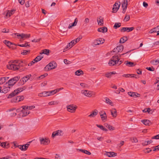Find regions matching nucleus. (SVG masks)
I'll list each match as a JSON object with an SVG mask.
<instances>
[{"mask_svg":"<svg viewBox=\"0 0 159 159\" xmlns=\"http://www.w3.org/2000/svg\"><path fill=\"white\" fill-rule=\"evenodd\" d=\"M22 107V109L20 114V116L23 117L29 114L30 113V110L34 108L35 107L34 106H25Z\"/></svg>","mask_w":159,"mask_h":159,"instance_id":"f257e3e1","label":"nucleus"},{"mask_svg":"<svg viewBox=\"0 0 159 159\" xmlns=\"http://www.w3.org/2000/svg\"><path fill=\"white\" fill-rule=\"evenodd\" d=\"M21 62L20 61H15L11 64H9L7 65V68L14 70H17L20 68V65Z\"/></svg>","mask_w":159,"mask_h":159,"instance_id":"f03ea898","label":"nucleus"},{"mask_svg":"<svg viewBox=\"0 0 159 159\" xmlns=\"http://www.w3.org/2000/svg\"><path fill=\"white\" fill-rule=\"evenodd\" d=\"M25 86L20 87L15 90L13 92L9 94L7 97L8 98H11L12 97L18 94L26 89Z\"/></svg>","mask_w":159,"mask_h":159,"instance_id":"7ed1b4c3","label":"nucleus"},{"mask_svg":"<svg viewBox=\"0 0 159 159\" xmlns=\"http://www.w3.org/2000/svg\"><path fill=\"white\" fill-rule=\"evenodd\" d=\"M119 62V58L117 56H114L110 60L108 64L110 66L117 65Z\"/></svg>","mask_w":159,"mask_h":159,"instance_id":"20e7f679","label":"nucleus"},{"mask_svg":"<svg viewBox=\"0 0 159 159\" xmlns=\"http://www.w3.org/2000/svg\"><path fill=\"white\" fill-rule=\"evenodd\" d=\"M57 66V64L56 62L54 61H52L50 62L45 67L44 70L46 71H48L55 69Z\"/></svg>","mask_w":159,"mask_h":159,"instance_id":"39448f33","label":"nucleus"},{"mask_svg":"<svg viewBox=\"0 0 159 159\" xmlns=\"http://www.w3.org/2000/svg\"><path fill=\"white\" fill-rule=\"evenodd\" d=\"M20 79L19 76H15L11 79L8 81L7 83L11 87H12Z\"/></svg>","mask_w":159,"mask_h":159,"instance_id":"423d86ee","label":"nucleus"},{"mask_svg":"<svg viewBox=\"0 0 159 159\" xmlns=\"http://www.w3.org/2000/svg\"><path fill=\"white\" fill-rule=\"evenodd\" d=\"M81 92L82 94L88 97H91L95 95V93L93 92L87 90H82Z\"/></svg>","mask_w":159,"mask_h":159,"instance_id":"0eeeda50","label":"nucleus"},{"mask_svg":"<svg viewBox=\"0 0 159 159\" xmlns=\"http://www.w3.org/2000/svg\"><path fill=\"white\" fill-rule=\"evenodd\" d=\"M77 108V106L74 104H70L66 106L67 111L72 113L75 112Z\"/></svg>","mask_w":159,"mask_h":159,"instance_id":"6e6552de","label":"nucleus"},{"mask_svg":"<svg viewBox=\"0 0 159 159\" xmlns=\"http://www.w3.org/2000/svg\"><path fill=\"white\" fill-rule=\"evenodd\" d=\"M31 77V75L30 74L26 75L25 77L22 78L19 81L18 83V85H23L26 82H27L29 79Z\"/></svg>","mask_w":159,"mask_h":159,"instance_id":"1a4fd4ad","label":"nucleus"},{"mask_svg":"<svg viewBox=\"0 0 159 159\" xmlns=\"http://www.w3.org/2000/svg\"><path fill=\"white\" fill-rule=\"evenodd\" d=\"M11 88V87L9 86V85L8 84L7 82L4 84L3 87L2 93H7L10 91Z\"/></svg>","mask_w":159,"mask_h":159,"instance_id":"9d476101","label":"nucleus"},{"mask_svg":"<svg viewBox=\"0 0 159 159\" xmlns=\"http://www.w3.org/2000/svg\"><path fill=\"white\" fill-rule=\"evenodd\" d=\"M39 141L41 144L45 145H48L50 143V140L48 139L47 138H40Z\"/></svg>","mask_w":159,"mask_h":159,"instance_id":"9b49d317","label":"nucleus"},{"mask_svg":"<svg viewBox=\"0 0 159 159\" xmlns=\"http://www.w3.org/2000/svg\"><path fill=\"white\" fill-rule=\"evenodd\" d=\"M130 2V0H124L122 4V7L123 8L122 12L125 13V12L126 10L127 9L128 3Z\"/></svg>","mask_w":159,"mask_h":159,"instance_id":"f8f14e48","label":"nucleus"},{"mask_svg":"<svg viewBox=\"0 0 159 159\" xmlns=\"http://www.w3.org/2000/svg\"><path fill=\"white\" fill-rule=\"evenodd\" d=\"M105 40L103 38H99L94 40L93 44L95 45H99L104 43Z\"/></svg>","mask_w":159,"mask_h":159,"instance_id":"ddd939ff","label":"nucleus"},{"mask_svg":"<svg viewBox=\"0 0 159 159\" xmlns=\"http://www.w3.org/2000/svg\"><path fill=\"white\" fill-rule=\"evenodd\" d=\"M63 134L62 131L61 130H58L53 132L52 133V138H54L55 136L62 135Z\"/></svg>","mask_w":159,"mask_h":159,"instance_id":"4468645a","label":"nucleus"},{"mask_svg":"<svg viewBox=\"0 0 159 159\" xmlns=\"http://www.w3.org/2000/svg\"><path fill=\"white\" fill-rule=\"evenodd\" d=\"M100 116L102 121H105L107 120V116L105 111H101L99 112Z\"/></svg>","mask_w":159,"mask_h":159,"instance_id":"2eb2a0df","label":"nucleus"},{"mask_svg":"<svg viewBox=\"0 0 159 159\" xmlns=\"http://www.w3.org/2000/svg\"><path fill=\"white\" fill-rule=\"evenodd\" d=\"M104 155L109 157H113L116 156L117 154L113 152H105Z\"/></svg>","mask_w":159,"mask_h":159,"instance_id":"dca6fc26","label":"nucleus"},{"mask_svg":"<svg viewBox=\"0 0 159 159\" xmlns=\"http://www.w3.org/2000/svg\"><path fill=\"white\" fill-rule=\"evenodd\" d=\"M124 47L121 45L117 46L116 48H114L113 50L114 52H116L117 53L122 51Z\"/></svg>","mask_w":159,"mask_h":159,"instance_id":"f3484780","label":"nucleus"},{"mask_svg":"<svg viewBox=\"0 0 159 159\" xmlns=\"http://www.w3.org/2000/svg\"><path fill=\"white\" fill-rule=\"evenodd\" d=\"M134 29V27H123L120 29V31L121 32H124L126 31L127 32H129L132 31Z\"/></svg>","mask_w":159,"mask_h":159,"instance_id":"a211bd4d","label":"nucleus"},{"mask_svg":"<svg viewBox=\"0 0 159 159\" xmlns=\"http://www.w3.org/2000/svg\"><path fill=\"white\" fill-rule=\"evenodd\" d=\"M111 114L113 118H116L117 116V113L116 109L115 108H112L110 110Z\"/></svg>","mask_w":159,"mask_h":159,"instance_id":"6ab92c4d","label":"nucleus"},{"mask_svg":"<svg viewBox=\"0 0 159 159\" xmlns=\"http://www.w3.org/2000/svg\"><path fill=\"white\" fill-rule=\"evenodd\" d=\"M30 144H26L24 145H20L18 146V148L21 151H26L28 148Z\"/></svg>","mask_w":159,"mask_h":159,"instance_id":"aec40b11","label":"nucleus"},{"mask_svg":"<svg viewBox=\"0 0 159 159\" xmlns=\"http://www.w3.org/2000/svg\"><path fill=\"white\" fill-rule=\"evenodd\" d=\"M120 6V4H118V3L116 2L115 4L113 5V8H112V12L113 13H115L119 9Z\"/></svg>","mask_w":159,"mask_h":159,"instance_id":"412c9836","label":"nucleus"},{"mask_svg":"<svg viewBox=\"0 0 159 159\" xmlns=\"http://www.w3.org/2000/svg\"><path fill=\"white\" fill-rule=\"evenodd\" d=\"M24 97L23 96H20L17 97L13 99V101L14 102H19L24 100Z\"/></svg>","mask_w":159,"mask_h":159,"instance_id":"4be33fe9","label":"nucleus"},{"mask_svg":"<svg viewBox=\"0 0 159 159\" xmlns=\"http://www.w3.org/2000/svg\"><path fill=\"white\" fill-rule=\"evenodd\" d=\"M97 21L98 24L100 26L104 25L103 18L101 16H99L97 18Z\"/></svg>","mask_w":159,"mask_h":159,"instance_id":"5701e85b","label":"nucleus"},{"mask_svg":"<svg viewBox=\"0 0 159 159\" xmlns=\"http://www.w3.org/2000/svg\"><path fill=\"white\" fill-rule=\"evenodd\" d=\"M17 35V36H20L21 39H23V38H28L30 37V34H20L18 33L16 34Z\"/></svg>","mask_w":159,"mask_h":159,"instance_id":"b1692460","label":"nucleus"},{"mask_svg":"<svg viewBox=\"0 0 159 159\" xmlns=\"http://www.w3.org/2000/svg\"><path fill=\"white\" fill-rule=\"evenodd\" d=\"M124 64L126 66L129 67H133L135 65V64L134 62L129 61H125L124 62Z\"/></svg>","mask_w":159,"mask_h":159,"instance_id":"393cba45","label":"nucleus"},{"mask_svg":"<svg viewBox=\"0 0 159 159\" xmlns=\"http://www.w3.org/2000/svg\"><path fill=\"white\" fill-rule=\"evenodd\" d=\"M3 43L9 48H13L12 45H13V44L10 41L5 40L3 41Z\"/></svg>","mask_w":159,"mask_h":159,"instance_id":"a878e982","label":"nucleus"},{"mask_svg":"<svg viewBox=\"0 0 159 159\" xmlns=\"http://www.w3.org/2000/svg\"><path fill=\"white\" fill-rule=\"evenodd\" d=\"M116 74L115 71H113L111 72H107L105 74V76L108 78H110L112 75Z\"/></svg>","mask_w":159,"mask_h":159,"instance_id":"bb28decb","label":"nucleus"},{"mask_svg":"<svg viewBox=\"0 0 159 159\" xmlns=\"http://www.w3.org/2000/svg\"><path fill=\"white\" fill-rule=\"evenodd\" d=\"M107 28L105 26L99 28L98 29V32L102 33L106 32H107Z\"/></svg>","mask_w":159,"mask_h":159,"instance_id":"cd10ccee","label":"nucleus"},{"mask_svg":"<svg viewBox=\"0 0 159 159\" xmlns=\"http://www.w3.org/2000/svg\"><path fill=\"white\" fill-rule=\"evenodd\" d=\"M104 125L108 129L112 131L115 129V128L114 127L107 123H105Z\"/></svg>","mask_w":159,"mask_h":159,"instance_id":"c85d7f7f","label":"nucleus"},{"mask_svg":"<svg viewBox=\"0 0 159 159\" xmlns=\"http://www.w3.org/2000/svg\"><path fill=\"white\" fill-rule=\"evenodd\" d=\"M141 122L146 125H149L151 124V122L149 120L145 119L141 120Z\"/></svg>","mask_w":159,"mask_h":159,"instance_id":"c756f323","label":"nucleus"},{"mask_svg":"<svg viewBox=\"0 0 159 159\" xmlns=\"http://www.w3.org/2000/svg\"><path fill=\"white\" fill-rule=\"evenodd\" d=\"M128 94L130 96L135 97L139 96V94L135 93L130 92H128Z\"/></svg>","mask_w":159,"mask_h":159,"instance_id":"7c9ffc66","label":"nucleus"},{"mask_svg":"<svg viewBox=\"0 0 159 159\" xmlns=\"http://www.w3.org/2000/svg\"><path fill=\"white\" fill-rule=\"evenodd\" d=\"M159 32V30H158L157 27H156L150 30L149 32V33L150 34H152L153 33L158 32Z\"/></svg>","mask_w":159,"mask_h":159,"instance_id":"2f4dec72","label":"nucleus"},{"mask_svg":"<svg viewBox=\"0 0 159 159\" xmlns=\"http://www.w3.org/2000/svg\"><path fill=\"white\" fill-rule=\"evenodd\" d=\"M98 113V111L97 110H95L89 116L90 117H95Z\"/></svg>","mask_w":159,"mask_h":159,"instance_id":"473e14b6","label":"nucleus"},{"mask_svg":"<svg viewBox=\"0 0 159 159\" xmlns=\"http://www.w3.org/2000/svg\"><path fill=\"white\" fill-rule=\"evenodd\" d=\"M15 11V10H12L11 11H8L7 12V13L6 16H10L12 15Z\"/></svg>","mask_w":159,"mask_h":159,"instance_id":"72a5a7b5","label":"nucleus"},{"mask_svg":"<svg viewBox=\"0 0 159 159\" xmlns=\"http://www.w3.org/2000/svg\"><path fill=\"white\" fill-rule=\"evenodd\" d=\"M78 22V20L77 18H75L74 22L70 24L68 26V28L70 29L71 28L72 26H75L76 25V24Z\"/></svg>","mask_w":159,"mask_h":159,"instance_id":"f704fd0d","label":"nucleus"},{"mask_svg":"<svg viewBox=\"0 0 159 159\" xmlns=\"http://www.w3.org/2000/svg\"><path fill=\"white\" fill-rule=\"evenodd\" d=\"M77 150H79L80 152H82L85 154H86L89 155H90L91 154V153L87 150L79 149H77Z\"/></svg>","mask_w":159,"mask_h":159,"instance_id":"c9c22d12","label":"nucleus"},{"mask_svg":"<svg viewBox=\"0 0 159 159\" xmlns=\"http://www.w3.org/2000/svg\"><path fill=\"white\" fill-rule=\"evenodd\" d=\"M152 142L153 141L151 140H150L148 141H145L142 144L143 146H145L152 143Z\"/></svg>","mask_w":159,"mask_h":159,"instance_id":"e433bc0d","label":"nucleus"},{"mask_svg":"<svg viewBox=\"0 0 159 159\" xmlns=\"http://www.w3.org/2000/svg\"><path fill=\"white\" fill-rule=\"evenodd\" d=\"M8 145V143H7L3 142L1 143V146L4 148H7L9 147Z\"/></svg>","mask_w":159,"mask_h":159,"instance_id":"4c0bfd02","label":"nucleus"},{"mask_svg":"<svg viewBox=\"0 0 159 159\" xmlns=\"http://www.w3.org/2000/svg\"><path fill=\"white\" fill-rule=\"evenodd\" d=\"M43 56L42 55L38 56L35 59H34V62H37L40 61L43 58Z\"/></svg>","mask_w":159,"mask_h":159,"instance_id":"58836bf2","label":"nucleus"},{"mask_svg":"<svg viewBox=\"0 0 159 159\" xmlns=\"http://www.w3.org/2000/svg\"><path fill=\"white\" fill-rule=\"evenodd\" d=\"M49 53V50L48 49H45L42 51L41 52L40 54L42 55L43 54H44L47 55H48Z\"/></svg>","mask_w":159,"mask_h":159,"instance_id":"ea45409f","label":"nucleus"},{"mask_svg":"<svg viewBox=\"0 0 159 159\" xmlns=\"http://www.w3.org/2000/svg\"><path fill=\"white\" fill-rule=\"evenodd\" d=\"M96 125L98 127L100 128L101 129L106 132L107 131V129L106 128H105L102 125H99L98 124H97Z\"/></svg>","mask_w":159,"mask_h":159,"instance_id":"a19ab883","label":"nucleus"},{"mask_svg":"<svg viewBox=\"0 0 159 159\" xmlns=\"http://www.w3.org/2000/svg\"><path fill=\"white\" fill-rule=\"evenodd\" d=\"M130 140L133 143H137L138 141V139L136 137L130 138Z\"/></svg>","mask_w":159,"mask_h":159,"instance_id":"79ce46f5","label":"nucleus"},{"mask_svg":"<svg viewBox=\"0 0 159 159\" xmlns=\"http://www.w3.org/2000/svg\"><path fill=\"white\" fill-rule=\"evenodd\" d=\"M106 102L111 106H113V104L112 103V101L109 99L108 98H106Z\"/></svg>","mask_w":159,"mask_h":159,"instance_id":"37998d69","label":"nucleus"},{"mask_svg":"<svg viewBox=\"0 0 159 159\" xmlns=\"http://www.w3.org/2000/svg\"><path fill=\"white\" fill-rule=\"evenodd\" d=\"M72 47H71V45L70 43H68L67 46L64 49L63 52H65L67 50V49H69L70 48Z\"/></svg>","mask_w":159,"mask_h":159,"instance_id":"c03bdc74","label":"nucleus"},{"mask_svg":"<svg viewBox=\"0 0 159 159\" xmlns=\"http://www.w3.org/2000/svg\"><path fill=\"white\" fill-rule=\"evenodd\" d=\"M83 73V71L81 70H78L75 72V74L78 76L80 75Z\"/></svg>","mask_w":159,"mask_h":159,"instance_id":"a18cd8bd","label":"nucleus"},{"mask_svg":"<svg viewBox=\"0 0 159 159\" xmlns=\"http://www.w3.org/2000/svg\"><path fill=\"white\" fill-rule=\"evenodd\" d=\"M151 63L154 65H157L159 63V59L156 60H152L150 62Z\"/></svg>","mask_w":159,"mask_h":159,"instance_id":"49530a36","label":"nucleus"},{"mask_svg":"<svg viewBox=\"0 0 159 159\" xmlns=\"http://www.w3.org/2000/svg\"><path fill=\"white\" fill-rule=\"evenodd\" d=\"M59 103V102L57 101H52L50 102H49L48 103V104L49 105H57Z\"/></svg>","mask_w":159,"mask_h":159,"instance_id":"de8ad7c7","label":"nucleus"},{"mask_svg":"<svg viewBox=\"0 0 159 159\" xmlns=\"http://www.w3.org/2000/svg\"><path fill=\"white\" fill-rule=\"evenodd\" d=\"M6 79L5 77H2L0 78V85L4 83Z\"/></svg>","mask_w":159,"mask_h":159,"instance_id":"09e8293b","label":"nucleus"},{"mask_svg":"<svg viewBox=\"0 0 159 159\" xmlns=\"http://www.w3.org/2000/svg\"><path fill=\"white\" fill-rule=\"evenodd\" d=\"M127 40V38L126 37H124L120 39V43H124Z\"/></svg>","mask_w":159,"mask_h":159,"instance_id":"8fccbe9b","label":"nucleus"},{"mask_svg":"<svg viewBox=\"0 0 159 159\" xmlns=\"http://www.w3.org/2000/svg\"><path fill=\"white\" fill-rule=\"evenodd\" d=\"M22 108L21 107V108H19L17 109H15V108H13L12 109H11L10 110V111H15L16 112H19L20 111L21 112V111L22 110Z\"/></svg>","mask_w":159,"mask_h":159,"instance_id":"3c124183","label":"nucleus"},{"mask_svg":"<svg viewBox=\"0 0 159 159\" xmlns=\"http://www.w3.org/2000/svg\"><path fill=\"white\" fill-rule=\"evenodd\" d=\"M125 90L123 89L120 88L118 89V90H116L115 92V93H116L119 94L120 93V92H125Z\"/></svg>","mask_w":159,"mask_h":159,"instance_id":"603ef678","label":"nucleus"},{"mask_svg":"<svg viewBox=\"0 0 159 159\" xmlns=\"http://www.w3.org/2000/svg\"><path fill=\"white\" fill-rule=\"evenodd\" d=\"M144 152L145 153H148L152 151V150L149 148H148L144 149L143 150Z\"/></svg>","mask_w":159,"mask_h":159,"instance_id":"864d4df0","label":"nucleus"},{"mask_svg":"<svg viewBox=\"0 0 159 159\" xmlns=\"http://www.w3.org/2000/svg\"><path fill=\"white\" fill-rule=\"evenodd\" d=\"M121 26V24L120 23H116L114 26V28L116 29L117 28Z\"/></svg>","mask_w":159,"mask_h":159,"instance_id":"5fc2aeb1","label":"nucleus"},{"mask_svg":"<svg viewBox=\"0 0 159 159\" xmlns=\"http://www.w3.org/2000/svg\"><path fill=\"white\" fill-rule=\"evenodd\" d=\"M130 19V16L129 15H126L124 19L125 21H128Z\"/></svg>","mask_w":159,"mask_h":159,"instance_id":"6e6d98bb","label":"nucleus"},{"mask_svg":"<svg viewBox=\"0 0 159 159\" xmlns=\"http://www.w3.org/2000/svg\"><path fill=\"white\" fill-rule=\"evenodd\" d=\"M28 43L27 42V43H26L25 44H21V45H18L20 47H26L28 46L29 47H30V44H28Z\"/></svg>","mask_w":159,"mask_h":159,"instance_id":"4d7b16f0","label":"nucleus"},{"mask_svg":"<svg viewBox=\"0 0 159 159\" xmlns=\"http://www.w3.org/2000/svg\"><path fill=\"white\" fill-rule=\"evenodd\" d=\"M89 20L88 18H86L84 21V24L87 25V24L89 23Z\"/></svg>","mask_w":159,"mask_h":159,"instance_id":"13d9d810","label":"nucleus"},{"mask_svg":"<svg viewBox=\"0 0 159 159\" xmlns=\"http://www.w3.org/2000/svg\"><path fill=\"white\" fill-rule=\"evenodd\" d=\"M55 159H61V157L60 154H56L55 155Z\"/></svg>","mask_w":159,"mask_h":159,"instance_id":"bf43d9fd","label":"nucleus"},{"mask_svg":"<svg viewBox=\"0 0 159 159\" xmlns=\"http://www.w3.org/2000/svg\"><path fill=\"white\" fill-rule=\"evenodd\" d=\"M48 75V74H45L43 75H41L39 77V79H41L43 78H44L46 76Z\"/></svg>","mask_w":159,"mask_h":159,"instance_id":"052dcab7","label":"nucleus"},{"mask_svg":"<svg viewBox=\"0 0 159 159\" xmlns=\"http://www.w3.org/2000/svg\"><path fill=\"white\" fill-rule=\"evenodd\" d=\"M10 115L11 116H15L16 115V113L15 111L14 112L12 111L10 113Z\"/></svg>","mask_w":159,"mask_h":159,"instance_id":"680f3d73","label":"nucleus"},{"mask_svg":"<svg viewBox=\"0 0 159 159\" xmlns=\"http://www.w3.org/2000/svg\"><path fill=\"white\" fill-rule=\"evenodd\" d=\"M150 111V108H148L146 109H144V110H143V111L144 112H148V113H149Z\"/></svg>","mask_w":159,"mask_h":159,"instance_id":"e2e57ef3","label":"nucleus"},{"mask_svg":"<svg viewBox=\"0 0 159 159\" xmlns=\"http://www.w3.org/2000/svg\"><path fill=\"white\" fill-rule=\"evenodd\" d=\"M30 50H24L23 52H21V54L25 55L27 54V53L28 52H30Z\"/></svg>","mask_w":159,"mask_h":159,"instance_id":"0e129e2a","label":"nucleus"},{"mask_svg":"<svg viewBox=\"0 0 159 159\" xmlns=\"http://www.w3.org/2000/svg\"><path fill=\"white\" fill-rule=\"evenodd\" d=\"M9 30H7L6 29L4 28L2 30V33H8L9 32Z\"/></svg>","mask_w":159,"mask_h":159,"instance_id":"69168bd1","label":"nucleus"},{"mask_svg":"<svg viewBox=\"0 0 159 159\" xmlns=\"http://www.w3.org/2000/svg\"><path fill=\"white\" fill-rule=\"evenodd\" d=\"M124 142L123 141H120V143L118 144V146L119 147H120L121 146H123L124 144Z\"/></svg>","mask_w":159,"mask_h":159,"instance_id":"338daca9","label":"nucleus"},{"mask_svg":"<svg viewBox=\"0 0 159 159\" xmlns=\"http://www.w3.org/2000/svg\"><path fill=\"white\" fill-rule=\"evenodd\" d=\"M159 150V145L155 147V148L153 150V151Z\"/></svg>","mask_w":159,"mask_h":159,"instance_id":"774afa93","label":"nucleus"}]
</instances>
